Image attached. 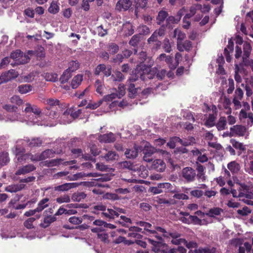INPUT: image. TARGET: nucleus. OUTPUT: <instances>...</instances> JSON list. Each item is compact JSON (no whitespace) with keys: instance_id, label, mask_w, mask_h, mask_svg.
Wrapping results in <instances>:
<instances>
[{"instance_id":"1","label":"nucleus","mask_w":253,"mask_h":253,"mask_svg":"<svg viewBox=\"0 0 253 253\" xmlns=\"http://www.w3.org/2000/svg\"><path fill=\"white\" fill-rule=\"evenodd\" d=\"M156 68L150 69V68L145 65H137L134 73L131 75L127 80V84L133 83L138 80L140 78L144 81L147 79H152L154 74L157 73Z\"/></svg>"},{"instance_id":"2","label":"nucleus","mask_w":253,"mask_h":253,"mask_svg":"<svg viewBox=\"0 0 253 253\" xmlns=\"http://www.w3.org/2000/svg\"><path fill=\"white\" fill-rule=\"evenodd\" d=\"M249 187L245 184L240 185L238 188L239 193L240 200L249 205L253 206V193L249 191Z\"/></svg>"},{"instance_id":"3","label":"nucleus","mask_w":253,"mask_h":253,"mask_svg":"<svg viewBox=\"0 0 253 253\" xmlns=\"http://www.w3.org/2000/svg\"><path fill=\"white\" fill-rule=\"evenodd\" d=\"M10 58L14 61V63H11L12 66L25 64L30 60V58L27 55L23 53L19 50H17L11 53Z\"/></svg>"},{"instance_id":"4","label":"nucleus","mask_w":253,"mask_h":253,"mask_svg":"<svg viewBox=\"0 0 253 253\" xmlns=\"http://www.w3.org/2000/svg\"><path fill=\"white\" fill-rule=\"evenodd\" d=\"M181 176L187 182H192L196 179V171L191 167H185L181 171Z\"/></svg>"},{"instance_id":"5","label":"nucleus","mask_w":253,"mask_h":253,"mask_svg":"<svg viewBox=\"0 0 253 253\" xmlns=\"http://www.w3.org/2000/svg\"><path fill=\"white\" fill-rule=\"evenodd\" d=\"M144 155L143 160L146 162H151L153 161V155L156 152V149L149 143H147L142 149Z\"/></svg>"},{"instance_id":"6","label":"nucleus","mask_w":253,"mask_h":253,"mask_svg":"<svg viewBox=\"0 0 253 253\" xmlns=\"http://www.w3.org/2000/svg\"><path fill=\"white\" fill-rule=\"evenodd\" d=\"M19 74L13 69L1 74L0 76V84L7 82L11 80L16 78Z\"/></svg>"},{"instance_id":"7","label":"nucleus","mask_w":253,"mask_h":253,"mask_svg":"<svg viewBox=\"0 0 253 253\" xmlns=\"http://www.w3.org/2000/svg\"><path fill=\"white\" fill-rule=\"evenodd\" d=\"M231 131L230 136L238 135L239 136H244L246 131L247 128L244 126L241 125H236L230 127Z\"/></svg>"},{"instance_id":"8","label":"nucleus","mask_w":253,"mask_h":253,"mask_svg":"<svg viewBox=\"0 0 253 253\" xmlns=\"http://www.w3.org/2000/svg\"><path fill=\"white\" fill-rule=\"evenodd\" d=\"M141 151L140 147L136 145L129 149H127L125 152V155L128 159H135L138 155V153Z\"/></svg>"},{"instance_id":"9","label":"nucleus","mask_w":253,"mask_h":253,"mask_svg":"<svg viewBox=\"0 0 253 253\" xmlns=\"http://www.w3.org/2000/svg\"><path fill=\"white\" fill-rule=\"evenodd\" d=\"M116 139V135L112 132L100 135L98 138V140L100 142L106 143H113Z\"/></svg>"},{"instance_id":"10","label":"nucleus","mask_w":253,"mask_h":253,"mask_svg":"<svg viewBox=\"0 0 253 253\" xmlns=\"http://www.w3.org/2000/svg\"><path fill=\"white\" fill-rule=\"evenodd\" d=\"M132 5V2L130 0H120L116 5V9L119 11L126 10Z\"/></svg>"},{"instance_id":"11","label":"nucleus","mask_w":253,"mask_h":253,"mask_svg":"<svg viewBox=\"0 0 253 253\" xmlns=\"http://www.w3.org/2000/svg\"><path fill=\"white\" fill-rule=\"evenodd\" d=\"M107 153L104 155H101L100 157L104 160H105L106 162H113L115 160H117L119 157V155L113 151H107L106 149H104Z\"/></svg>"},{"instance_id":"12","label":"nucleus","mask_w":253,"mask_h":253,"mask_svg":"<svg viewBox=\"0 0 253 253\" xmlns=\"http://www.w3.org/2000/svg\"><path fill=\"white\" fill-rule=\"evenodd\" d=\"M25 108L24 110V112L25 113H33L35 115L39 117L41 113V109L36 105H32L29 103H26L25 104Z\"/></svg>"},{"instance_id":"13","label":"nucleus","mask_w":253,"mask_h":253,"mask_svg":"<svg viewBox=\"0 0 253 253\" xmlns=\"http://www.w3.org/2000/svg\"><path fill=\"white\" fill-rule=\"evenodd\" d=\"M35 169L36 167L33 165L29 164L19 168L16 171L15 174L17 175H24L31 171H33Z\"/></svg>"},{"instance_id":"14","label":"nucleus","mask_w":253,"mask_h":253,"mask_svg":"<svg viewBox=\"0 0 253 253\" xmlns=\"http://www.w3.org/2000/svg\"><path fill=\"white\" fill-rule=\"evenodd\" d=\"M78 185L79 184L77 183H66L55 186L54 187V190L60 192L67 191L72 188L77 187Z\"/></svg>"},{"instance_id":"15","label":"nucleus","mask_w":253,"mask_h":253,"mask_svg":"<svg viewBox=\"0 0 253 253\" xmlns=\"http://www.w3.org/2000/svg\"><path fill=\"white\" fill-rule=\"evenodd\" d=\"M151 168L158 171L162 172L165 169L166 164L162 160L157 159L153 162Z\"/></svg>"},{"instance_id":"16","label":"nucleus","mask_w":253,"mask_h":253,"mask_svg":"<svg viewBox=\"0 0 253 253\" xmlns=\"http://www.w3.org/2000/svg\"><path fill=\"white\" fill-rule=\"evenodd\" d=\"M148 0H134V2L135 4V14L137 15L138 11L140 9H144L147 8Z\"/></svg>"},{"instance_id":"17","label":"nucleus","mask_w":253,"mask_h":253,"mask_svg":"<svg viewBox=\"0 0 253 253\" xmlns=\"http://www.w3.org/2000/svg\"><path fill=\"white\" fill-rule=\"evenodd\" d=\"M243 54L242 55V60H245L249 58L250 57L252 47L251 44L248 42H245L243 45Z\"/></svg>"},{"instance_id":"18","label":"nucleus","mask_w":253,"mask_h":253,"mask_svg":"<svg viewBox=\"0 0 253 253\" xmlns=\"http://www.w3.org/2000/svg\"><path fill=\"white\" fill-rule=\"evenodd\" d=\"M61 152H62L61 150L56 151L52 149H46L40 154L41 159L40 160H42V161L47 158H52L54 157L55 153L60 154Z\"/></svg>"},{"instance_id":"19","label":"nucleus","mask_w":253,"mask_h":253,"mask_svg":"<svg viewBox=\"0 0 253 253\" xmlns=\"http://www.w3.org/2000/svg\"><path fill=\"white\" fill-rule=\"evenodd\" d=\"M57 220L55 216L48 215L44 217L43 221L40 224V226L45 228L48 227L52 223L55 221Z\"/></svg>"},{"instance_id":"20","label":"nucleus","mask_w":253,"mask_h":253,"mask_svg":"<svg viewBox=\"0 0 253 253\" xmlns=\"http://www.w3.org/2000/svg\"><path fill=\"white\" fill-rule=\"evenodd\" d=\"M192 47V43L190 41L186 40L184 42L178 43L177 45V49L180 51H183L184 50L186 51L190 50Z\"/></svg>"},{"instance_id":"21","label":"nucleus","mask_w":253,"mask_h":253,"mask_svg":"<svg viewBox=\"0 0 253 253\" xmlns=\"http://www.w3.org/2000/svg\"><path fill=\"white\" fill-rule=\"evenodd\" d=\"M24 141H26L28 146L30 147H40L42 143V140L39 137L33 138L31 140L27 139Z\"/></svg>"},{"instance_id":"22","label":"nucleus","mask_w":253,"mask_h":253,"mask_svg":"<svg viewBox=\"0 0 253 253\" xmlns=\"http://www.w3.org/2000/svg\"><path fill=\"white\" fill-rule=\"evenodd\" d=\"M102 214L109 219H114L116 217H118L115 207L113 209H107L105 212H102Z\"/></svg>"},{"instance_id":"23","label":"nucleus","mask_w":253,"mask_h":253,"mask_svg":"<svg viewBox=\"0 0 253 253\" xmlns=\"http://www.w3.org/2000/svg\"><path fill=\"white\" fill-rule=\"evenodd\" d=\"M85 176H94V173H89L85 174L84 172H79L72 175H68L66 177V179L69 180H77Z\"/></svg>"},{"instance_id":"24","label":"nucleus","mask_w":253,"mask_h":253,"mask_svg":"<svg viewBox=\"0 0 253 253\" xmlns=\"http://www.w3.org/2000/svg\"><path fill=\"white\" fill-rule=\"evenodd\" d=\"M168 13L165 10H161L159 12L158 14L156 17L157 23L159 25H163L165 20L168 17Z\"/></svg>"},{"instance_id":"25","label":"nucleus","mask_w":253,"mask_h":253,"mask_svg":"<svg viewBox=\"0 0 253 253\" xmlns=\"http://www.w3.org/2000/svg\"><path fill=\"white\" fill-rule=\"evenodd\" d=\"M118 167L120 169H126L131 170H135V166L130 161H123L118 164Z\"/></svg>"},{"instance_id":"26","label":"nucleus","mask_w":253,"mask_h":253,"mask_svg":"<svg viewBox=\"0 0 253 253\" xmlns=\"http://www.w3.org/2000/svg\"><path fill=\"white\" fill-rule=\"evenodd\" d=\"M24 184H12L5 187V191L8 192L13 193L20 191L24 187Z\"/></svg>"},{"instance_id":"27","label":"nucleus","mask_w":253,"mask_h":253,"mask_svg":"<svg viewBox=\"0 0 253 253\" xmlns=\"http://www.w3.org/2000/svg\"><path fill=\"white\" fill-rule=\"evenodd\" d=\"M59 102L58 100L53 98H48L43 101V103L48 106L46 108L47 111L54 106L59 105Z\"/></svg>"},{"instance_id":"28","label":"nucleus","mask_w":253,"mask_h":253,"mask_svg":"<svg viewBox=\"0 0 253 253\" xmlns=\"http://www.w3.org/2000/svg\"><path fill=\"white\" fill-rule=\"evenodd\" d=\"M49 201V199L45 198L41 200L38 204L37 207L36 208V211L38 212L42 211L43 210L48 206L47 203Z\"/></svg>"},{"instance_id":"29","label":"nucleus","mask_w":253,"mask_h":253,"mask_svg":"<svg viewBox=\"0 0 253 253\" xmlns=\"http://www.w3.org/2000/svg\"><path fill=\"white\" fill-rule=\"evenodd\" d=\"M82 111L81 110L79 109L77 111H75L74 112H73V111L70 109L69 110H66L63 114V117L64 118H65L66 117H67L68 115H70L71 117L73 119H76L78 118L79 115L81 114Z\"/></svg>"},{"instance_id":"30","label":"nucleus","mask_w":253,"mask_h":253,"mask_svg":"<svg viewBox=\"0 0 253 253\" xmlns=\"http://www.w3.org/2000/svg\"><path fill=\"white\" fill-rule=\"evenodd\" d=\"M223 212V210L219 208H213L211 209L206 214L210 217H215L219 215Z\"/></svg>"},{"instance_id":"31","label":"nucleus","mask_w":253,"mask_h":253,"mask_svg":"<svg viewBox=\"0 0 253 253\" xmlns=\"http://www.w3.org/2000/svg\"><path fill=\"white\" fill-rule=\"evenodd\" d=\"M128 96L130 98H134L137 94L138 87H135V85L133 84H127Z\"/></svg>"},{"instance_id":"32","label":"nucleus","mask_w":253,"mask_h":253,"mask_svg":"<svg viewBox=\"0 0 253 253\" xmlns=\"http://www.w3.org/2000/svg\"><path fill=\"white\" fill-rule=\"evenodd\" d=\"M157 60L160 62L165 61L170 68V65L172 61V57L167 55L165 53H162L157 57Z\"/></svg>"},{"instance_id":"33","label":"nucleus","mask_w":253,"mask_h":253,"mask_svg":"<svg viewBox=\"0 0 253 253\" xmlns=\"http://www.w3.org/2000/svg\"><path fill=\"white\" fill-rule=\"evenodd\" d=\"M177 38V44L179 42H182V41L185 39L186 36L184 33H182L180 30L175 29L173 32V38Z\"/></svg>"},{"instance_id":"34","label":"nucleus","mask_w":253,"mask_h":253,"mask_svg":"<svg viewBox=\"0 0 253 253\" xmlns=\"http://www.w3.org/2000/svg\"><path fill=\"white\" fill-rule=\"evenodd\" d=\"M125 78L124 75L120 71H115L111 77L113 82H119L123 81Z\"/></svg>"},{"instance_id":"35","label":"nucleus","mask_w":253,"mask_h":253,"mask_svg":"<svg viewBox=\"0 0 253 253\" xmlns=\"http://www.w3.org/2000/svg\"><path fill=\"white\" fill-rule=\"evenodd\" d=\"M227 120L225 117H221L219 118L216 126L218 130H224L226 128Z\"/></svg>"},{"instance_id":"36","label":"nucleus","mask_w":253,"mask_h":253,"mask_svg":"<svg viewBox=\"0 0 253 253\" xmlns=\"http://www.w3.org/2000/svg\"><path fill=\"white\" fill-rule=\"evenodd\" d=\"M227 168L229 170L233 173L238 172L240 169L239 164L235 161H232L229 163L227 165Z\"/></svg>"},{"instance_id":"37","label":"nucleus","mask_w":253,"mask_h":253,"mask_svg":"<svg viewBox=\"0 0 253 253\" xmlns=\"http://www.w3.org/2000/svg\"><path fill=\"white\" fill-rule=\"evenodd\" d=\"M83 81V76L77 75L73 79L71 82V86L73 88H76L81 84Z\"/></svg>"},{"instance_id":"38","label":"nucleus","mask_w":253,"mask_h":253,"mask_svg":"<svg viewBox=\"0 0 253 253\" xmlns=\"http://www.w3.org/2000/svg\"><path fill=\"white\" fill-rule=\"evenodd\" d=\"M41 217L40 214H37L36 217H30L24 222V225L28 229H32L34 228L33 225V222L36 219H39Z\"/></svg>"},{"instance_id":"39","label":"nucleus","mask_w":253,"mask_h":253,"mask_svg":"<svg viewBox=\"0 0 253 253\" xmlns=\"http://www.w3.org/2000/svg\"><path fill=\"white\" fill-rule=\"evenodd\" d=\"M189 218L191 222L196 225H202L208 224V222L205 219L201 220L196 215H190Z\"/></svg>"},{"instance_id":"40","label":"nucleus","mask_w":253,"mask_h":253,"mask_svg":"<svg viewBox=\"0 0 253 253\" xmlns=\"http://www.w3.org/2000/svg\"><path fill=\"white\" fill-rule=\"evenodd\" d=\"M136 50H134V55L138 58L137 62L139 63H143L147 58V53L145 51H141L138 54L136 53Z\"/></svg>"},{"instance_id":"41","label":"nucleus","mask_w":253,"mask_h":253,"mask_svg":"<svg viewBox=\"0 0 253 253\" xmlns=\"http://www.w3.org/2000/svg\"><path fill=\"white\" fill-rule=\"evenodd\" d=\"M59 6L56 1H52L49 6L48 11L51 14H56L59 11Z\"/></svg>"},{"instance_id":"42","label":"nucleus","mask_w":253,"mask_h":253,"mask_svg":"<svg viewBox=\"0 0 253 253\" xmlns=\"http://www.w3.org/2000/svg\"><path fill=\"white\" fill-rule=\"evenodd\" d=\"M160 188L162 190V192H168L169 191H172L173 189L172 185L168 182L161 183L159 184Z\"/></svg>"},{"instance_id":"43","label":"nucleus","mask_w":253,"mask_h":253,"mask_svg":"<svg viewBox=\"0 0 253 253\" xmlns=\"http://www.w3.org/2000/svg\"><path fill=\"white\" fill-rule=\"evenodd\" d=\"M32 86L30 84H21L18 87V91L21 94L26 93L32 90Z\"/></svg>"},{"instance_id":"44","label":"nucleus","mask_w":253,"mask_h":253,"mask_svg":"<svg viewBox=\"0 0 253 253\" xmlns=\"http://www.w3.org/2000/svg\"><path fill=\"white\" fill-rule=\"evenodd\" d=\"M71 76V72L68 70H66L60 77V81L61 83L64 84L67 82Z\"/></svg>"},{"instance_id":"45","label":"nucleus","mask_w":253,"mask_h":253,"mask_svg":"<svg viewBox=\"0 0 253 253\" xmlns=\"http://www.w3.org/2000/svg\"><path fill=\"white\" fill-rule=\"evenodd\" d=\"M180 19V17H179L178 19H176L172 16H168L166 19V26L169 28H171L172 24L178 23Z\"/></svg>"},{"instance_id":"46","label":"nucleus","mask_w":253,"mask_h":253,"mask_svg":"<svg viewBox=\"0 0 253 253\" xmlns=\"http://www.w3.org/2000/svg\"><path fill=\"white\" fill-rule=\"evenodd\" d=\"M86 196V195L84 192L75 193L73 194L72 199L74 201L80 202L84 199Z\"/></svg>"},{"instance_id":"47","label":"nucleus","mask_w":253,"mask_h":253,"mask_svg":"<svg viewBox=\"0 0 253 253\" xmlns=\"http://www.w3.org/2000/svg\"><path fill=\"white\" fill-rule=\"evenodd\" d=\"M182 57V55L179 53L177 52L175 55V62L172 63L171 61V63L170 65V69L171 70H174L177 66L178 65L179 61L181 60Z\"/></svg>"},{"instance_id":"48","label":"nucleus","mask_w":253,"mask_h":253,"mask_svg":"<svg viewBox=\"0 0 253 253\" xmlns=\"http://www.w3.org/2000/svg\"><path fill=\"white\" fill-rule=\"evenodd\" d=\"M9 161L8 153L2 152L0 154V164L1 167L5 165Z\"/></svg>"},{"instance_id":"49","label":"nucleus","mask_w":253,"mask_h":253,"mask_svg":"<svg viewBox=\"0 0 253 253\" xmlns=\"http://www.w3.org/2000/svg\"><path fill=\"white\" fill-rule=\"evenodd\" d=\"M62 161L61 159H53L50 161L45 162V166L48 167L58 166Z\"/></svg>"},{"instance_id":"50","label":"nucleus","mask_w":253,"mask_h":253,"mask_svg":"<svg viewBox=\"0 0 253 253\" xmlns=\"http://www.w3.org/2000/svg\"><path fill=\"white\" fill-rule=\"evenodd\" d=\"M79 67V63L77 61H71L69 63V67L67 69L70 72H73L77 70Z\"/></svg>"},{"instance_id":"51","label":"nucleus","mask_w":253,"mask_h":253,"mask_svg":"<svg viewBox=\"0 0 253 253\" xmlns=\"http://www.w3.org/2000/svg\"><path fill=\"white\" fill-rule=\"evenodd\" d=\"M196 143V139L192 136H189L187 138L182 139V145L187 146L191 145Z\"/></svg>"},{"instance_id":"52","label":"nucleus","mask_w":253,"mask_h":253,"mask_svg":"<svg viewBox=\"0 0 253 253\" xmlns=\"http://www.w3.org/2000/svg\"><path fill=\"white\" fill-rule=\"evenodd\" d=\"M56 201L58 204L69 203L70 202V198L68 195H64L62 196L57 198L56 199Z\"/></svg>"},{"instance_id":"53","label":"nucleus","mask_w":253,"mask_h":253,"mask_svg":"<svg viewBox=\"0 0 253 253\" xmlns=\"http://www.w3.org/2000/svg\"><path fill=\"white\" fill-rule=\"evenodd\" d=\"M91 209L92 210V212L95 214H98L99 213L97 212L98 211L105 212L106 210V207L102 204H99L94 206L91 208Z\"/></svg>"},{"instance_id":"54","label":"nucleus","mask_w":253,"mask_h":253,"mask_svg":"<svg viewBox=\"0 0 253 253\" xmlns=\"http://www.w3.org/2000/svg\"><path fill=\"white\" fill-rule=\"evenodd\" d=\"M126 93L125 86L124 84H120L118 87V93H116L118 98H121Z\"/></svg>"},{"instance_id":"55","label":"nucleus","mask_w":253,"mask_h":253,"mask_svg":"<svg viewBox=\"0 0 253 253\" xmlns=\"http://www.w3.org/2000/svg\"><path fill=\"white\" fill-rule=\"evenodd\" d=\"M230 142L232 146L236 149H238L241 150H244L245 149V148L243 143L237 141L235 139H231L230 140Z\"/></svg>"},{"instance_id":"56","label":"nucleus","mask_w":253,"mask_h":253,"mask_svg":"<svg viewBox=\"0 0 253 253\" xmlns=\"http://www.w3.org/2000/svg\"><path fill=\"white\" fill-rule=\"evenodd\" d=\"M243 91L241 88L238 87L235 91L233 98L237 99L238 100H242L243 97Z\"/></svg>"},{"instance_id":"57","label":"nucleus","mask_w":253,"mask_h":253,"mask_svg":"<svg viewBox=\"0 0 253 253\" xmlns=\"http://www.w3.org/2000/svg\"><path fill=\"white\" fill-rule=\"evenodd\" d=\"M97 237L102 242L105 243H109V236L107 233H100L97 234Z\"/></svg>"},{"instance_id":"58","label":"nucleus","mask_w":253,"mask_h":253,"mask_svg":"<svg viewBox=\"0 0 253 253\" xmlns=\"http://www.w3.org/2000/svg\"><path fill=\"white\" fill-rule=\"evenodd\" d=\"M69 221L73 224L78 225L83 222V219L81 217H76L74 216L69 218Z\"/></svg>"},{"instance_id":"59","label":"nucleus","mask_w":253,"mask_h":253,"mask_svg":"<svg viewBox=\"0 0 253 253\" xmlns=\"http://www.w3.org/2000/svg\"><path fill=\"white\" fill-rule=\"evenodd\" d=\"M214 252V248L211 249L209 248H200L195 250V253H213Z\"/></svg>"},{"instance_id":"60","label":"nucleus","mask_w":253,"mask_h":253,"mask_svg":"<svg viewBox=\"0 0 253 253\" xmlns=\"http://www.w3.org/2000/svg\"><path fill=\"white\" fill-rule=\"evenodd\" d=\"M57 75L55 73H49L45 75V79L48 81L55 82L57 79Z\"/></svg>"},{"instance_id":"61","label":"nucleus","mask_w":253,"mask_h":253,"mask_svg":"<svg viewBox=\"0 0 253 253\" xmlns=\"http://www.w3.org/2000/svg\"><path fill=\"white\" fill-rule=\"evenodd\" d=\"M139 36L138 35L133 36L129 42V44L133 46H136L139 42Z\"/></svg>"},{"instance_id":"62","label":"nucleus","mask_w":253,"mask_h":253,"mask_svg":"<svg viewBox=\"0 0 253 253\" xmlns=\"http://www.w3.org/2000/svg\"><path fill=\"white\" fill-rule=\"evenodd\" d=\"M215 117L210 115L205 122V125L208 127H211L214 126Z\"/></svg>"},{"instance_id":"63","label":"nucleus","mask_w":253,"mask_h":253,"mask_svg":"<svg viewBox=\"0 0 253 253\" xmlns=\"http://www.w3.org/2000/svg\"><path fill=\"white\" fill-rule=\"evenodd\" d=\"M235 89L234 82L231 78L228 79V88L227 90L228 94H231Z\"/></svg>"},{"instance_id":"64","label":"nucleus","mask_w":253,"mask_h":253,"mask_svg":"<svg viewBox=\"0 0 253 253\" xmlns=\"http://www.w3.org/2000/svg\"><path fill=\"white\" fill-rule=\"evenodd\" d=\"M96 169L100 171H106L109 168L102 163H97L96 164Z\"/></svg>"}]
</instances>
